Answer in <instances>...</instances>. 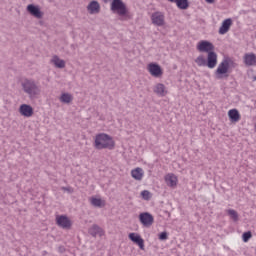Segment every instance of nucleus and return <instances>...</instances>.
Listing matches in <instances>:
<instances>
[{"label":"nucleus","mask_w":256,"mask_h":256,"mask_svg":"<svg viewBox=\"0 0 256 256\" xmlns=\"http://www.w3.org/2000/svg\"><path fill=\"white\" fill-rule=\"evenodd\" d=\"M94 146L99 151L102 149H109L111 151L115 149V141L109 134L101 133L96 135Z\"/></svg>","instance_id":"nucleus-1"},{"label":"nucleus","mask_w":256,"mask_h":256,"mask_svg":"<svg viewBox=\"0 0 256 256\" xmlns=\"http://www.w3.org/2000/svg\"><path fill=\"white\" fill-rule=\"evenodd\" d=\"M21 85L24 93H26L30 99H35V97L41 93V89H39L35 80L26 79L21 83Z\"/></svg>","instance_id":"nucleus-2"},{"label":"nucleus","mask_w":256,"mask_h":256,"mask_svg":"<svg viewBox=\"0 0 256 256\" xmlns=\"http://www.w3.org/2000/svg\"><path fill=\"white\" fill-rule=\"evenodd\" d=\"M110 9L112 13H117L119 17H125L129 10L127 9V5L123 3V0H113Z\"/></svg>","instance_id":"nucleus-3"},{"label":"nucleus","mask_w":256,"mask_h":256,"mask_svg":"<svg viewBox=\"0 0 256 256\" xmlns=\"http://www.w3.org/2000/svg\"><path fill=\"white\" fill-rule=\"evenodd\" d=\"M197 50L200 53H213L215 51V45L207 40H202L198 43Z\"/></svg>","instance_id":"nucleus-4"},{"label":"nucleus","mask_w":256,"mask_h":256,"mask_svg":"<svg viewBox=\"0 0 256 256\" xmlns=\"http://www.w3.org/2000/svg\"><path fill=\"white\" fill-rule=\"evenodd\" d=\"M139 221L143 225V227H151L155 219L153 218V215H151L149 212H142L139 214Z\"/></svg>","instance_id":"nucleus-5"},{"label":"nucleus","mask_w":256,"mask_h":256,"mask_svg":"<svg viewBox=\"0 0 256 256\" xmlns=\"http://www.w3.org/2000/svg\"><path fill=\"white\" fill-rule=\"evenodd\" d=\"M229 71V60L224 59L219 65L218 68L216 69V75L217 79H223V75L228 73Z\"/></svg>","instance_id":"nucleus-6"},{"label":"nucleus","mask_w":256,"mask_h":256,"mask_svg":"<svg viewBox=\"0 0 256 256\" xmlns=\"http://www.w3.org/2000/svg\"><path fill=\"white\" fill-rule=\"evenodd\" d=\"M56 225L61 227V229H71V225L73 224L71 223V219L66 215H58L56 216Z\"/></svg>","instance_id":"nucleus-7"},{"label":"nucleus","mask_w":256,"mask_h":256,"mask_svg":"<svg viewBox=\"0 0 256 256\" xmlns=\"http://www.w3.org/2000/svg\"><path fill=\"white\" fill-rule=\"evenodd\" d=\"M147 70L149 71L150 75H152V77L159 78L163 76V69H161V66L157 63L148 64Z\"/></svg>","instance_id":"nucleus-8"},{"label":"nucleus","mask_w":256,"mask_h":256,"mask_svg":"<svg viewBox=\"0 0 256 256\" xmlns=\"http://www.w3.org/2000/svg\"><path fill=\"white\" fill-rule=\"evenodd\" d=\"M151 21L156 27H163L165 25V15L162 12H154L151 15Z\"/></svg>","instance_id":"nucleus-9"},{"label":"nucleus","mask_w":256,"mask_h":256,"mask_svg":"<svg viewBox=\"0 0 256 256\" xmlns=\"http://www.w3.org/2000/svg\"><path fill=\"white\" fill-rule=\"evenodd\" d=\"M130 241H132L133 243H136V245H138V247L144 251L145 250V240H143V238H141V235L137 234V233H130L128 235Z\"/></svg>","instance_id":"nucleus-10"},{"label":"nucleus","mask_w":256,"mask_h":256,"mask_svg":"<svg viewBox=\"0 0 256 256\" xmlns=\"http://www.w3.org/2000/svg\"><path fill=\"white\" fill-rule=\"evenodd\" d=\"M27 11L28 13H30V15H32V17H36V19L43 18V12L41 11V8H39V6L30 4L27 6Z\"/></svg>","instance_id":"nucleus-11"},{"label":"nucleus","mask_w":256,"mask_h":256,"mask_svg":"<svg viewBox=\"0 0 256 256\" xmlns=\"http://www.w3.org/2000/svg\"><path fill=\"white\" fill-rule=\"evenodd\" d=\"M206 67L215 69L217 67V53L209 52L206 60Z\"/></svg>","instance_id":"nucleus-12"},{"label":"nucleus","mask_w":256,"mask_h":256,"mask_svg":"<svg viewBox=\"0 0 256 256\" xmlns=\"http://www.w3.org/2000/svg\"><path fill=\"white\" fill-rule=\"evenodd\" d=\"M243 61L246 67H255L256 66L255 53H246L243 57Z\"/></svg>","instance_id":"nucleus-13"},{"label":"nucleus","mask_w":256,"mask_h":256,"mask_svg":"<svg viewBox=\"0 0 256 256\" xmlns=\"http://www.w3.org/2000/svg\"><path fill=\"white\" fill-rule=\"evenodd\" d=\"M232 25H233V20L231 18L225 19L219 28V34L225 35V33H228Z\"/></svg>","instance_id":"nucleus-14"},{"label":"nucleus","mask_w":256,"mask_h":256,"mask_svg":"<svg viewBox=\"0 0 256 256\" xmlns=\"http://www.w3.org/2000/svg\"><path fill=\"white\" fill-rule=\"evenodd\" d=\"M19 113L23 115V117H33V107L29 104H22L19 108Z\"/></svg>","instance_id":"nucleus-15"},{"label":"nucleus","mask_w":256,"mask_h":256,"mask_svg":"<svg viewBox=\"0 0 256 256\" xmlns=\"http://www.w3.org/2000/svg\"><path fill=\"white\" fill-rule=\"evenodd\" d=\"M87 10L89 11L90 15L99 13L101 11V5H99V2L97 0H93L87 6Z\"/></svg>","instance_id":"nucleus-16"},{"label":"nucleus","mask_w":256,"mask_h":256,"mask_svg":"<svg viewBox=\"0 0 256 256\" xmlns=\"http://www.w3.org/2000/svg\"><path fill=\"white\" fill-rule=\"evenodd\" d=\"M228 117L232 123H237L241 119V114L238 109H231L228 111Z\"/></svg>","instance_id":"nucleus-17"},{"label":"nucleus","mask_w":256,"mask_h":256,"mask_svg":"<svg viewBox=\"0 0 256 256\" xmlns=\"http://www.w3.org/2000/svg\"><path fill=\"white\" fill-rule=\"evenodd\" d=\"M89 235L91 237H97V235H103V228H100L99 225L93 224L91 228L88 229Z\"/></svg>","instance_id":"nucleus-18"},{"label":"nucleus","mask_w":256,"mask_h":256,"mask_svg":"<svg viewBox=\"0 0 256 256\" xmlns=\"http://www.w3.org/2000/svg\"><path fill=\"white\" fill-rule=\"evenodd\" d=\"M154 93H156V95H159V97H165V95H167V92L165 91V84H156L154 87Z\"/></svg>","instance_id":"nucleus-19"},{"label":"nucleus","mask_w":256,"mask_h":256,"mask_svg":"<svg viewBox=\"0 0 256 256\" xmlns=\"http://www.w3.org/2000/svg\"><path fill=\"white\" fill-rule=\"evenodd\" d=\"M165 182L168 187H177V177L174 174H168L165 177Z\"/></svg>","instance_id":"nucleus-20"},{"label":"nucleus","mask_w":256,"mask_h":256,"mask_svg":"<svg viewBox=\"0 0 256 256\" xmlns=\"http://www.w3.org/2000/svg\"><path fill=\"white\" fill-rule=\"evenodd\" d=\"M51 63L58 69H65V60H61L57 55L53 56Z\"/></svg>","instance_id":"nucleus-21"},{"label":"nucleus","mask_w":256,"mask_h":256,"mask_svg":"<svg viewBox=\"0 0 256 256\" xmlns=\"http://www.w3.org/2000/svg\"><path fill=\"white\" fill-rule=\"evenodd\" d=\"M131 175L136 181H141L143 179V169L140 167L135 168L131 171Z\"/></svg>","instance_id":"nucleus-22"},{"label":"nucleus","mask_w":256,"mask_h":256,"mask_svg":"<svg viewBox=\"0 0 256 256\" xmlns=\"http://www.w3.org/2000/svg\"><path fill=\"white\" fill-rule=\"evenodd\" d=\"M59 100L61 103L69 104L71 101H73V95L70 93H62Z\"/></svg>","instance_id":"nucleus-23"},{"label":"nucleus","mask_w":256,"mask_h":256,"mask_svg":"<svg viewBox=\"0 0 256 256\" xmlns=\"http://www.w3.org/2000/svg\"><path fill=\"white\" fill-rule=\"evenodd\" d=\"M174 3H176L178 9H189V0H176Z\"/></svg>","instance_id":"nucleus-24"},{"label":"nucleus","mask_w":256,"mask_h":256,"mask_svg":"<svg viewBox=\"0 0 256 256\" xmlns=\"http://www.w3.org/2000/svg\"><path fill=\"white\" fill-rule=\"evenodd\" d=\"M195 63L198 65V67H207V60L203 55L198 56L195 59Z\"/></svg>","instance_id":"nucleus-25"},{"label":"nucleus","mask_w":256,"mask_h":256,"mask_svg":"<svg viewBox=\"0 0 256 256\" xmlns=\"http://www.w3.org/2000/svg\"><path fill=\"white\" fill-rule=\"evenodd\" d=\"M227 213L234 222L239 221V213H237V211H235L234 209H229L227 210Z\"/></svg>","instance_id":"nucleus-26"},{"label":"nucleus","mask_w":256,"mask_h":256,"mask_svg":"<svg viewBox=\"0 0 256 256\" xmlns=\"http://www.w3.org/2000/svg\"><path fill=\"white\" fill-rule=\"evenodd\" d=\"M103 201L99 198H92L91 199V205H93V207H101Z\"/></svg>","instance_id":"nucleus-27"},{"label":"nucleus","mask_w":256,"mask_h":256,"mask_svg":"<svg viewBox=\"0 0 256 256\" xmlns=\"http://www.w3.org/2000/svg\"><path fill=\"white\" fill-rule=\"evenodd\" d=\"M252 237H253V234H251V231L244 232L242 235V239L244 243H247V241H249V239H251Z\"/></svg>","instance_id":"nucleus-28"},{"label":"nucleus","mask_w":256,"mask_h":256,"mask_svg":"<svg viewBox=\"0 0 256 256\" xmlns=\"http://www.w3.org/2000/svg\"><path fill=\"white\" fill-rule=\"evenodd\" d=\"M141 195L145 201H149L151 199V192H149L148 190L142 191Z\"/></svg>","instance_id":"nucleus-29"},{"label":"nucleus","mask_w":256,"mask_h":256,"mask_svg":"<svg viewBox=\"0 0 256 256\" xmlns=\"http://www.w3.org/2000/svg\"><path fill=\"white\" fill-rule=\"evenodd\" d=\"M167 238H168L167 232H161L159 234L160 241H166Z\"/></svg>","instance_id":"nucleus-30"},{"label":"nucleus","mask_w":256,"mask_h":256,"mask_svg":"<svg viewBox=\"0 0 256 256\" xmlns=\"http://www.w3.org/2000/svg\"><path fill=\"white\" fill-rule=\"evenodd\" d=\"M206 1V3H215V0H205Z\"/></svg>","instance_id":"nucleus-31"},{"label":"nucleus","mask_w":256,"mask_h":256,"mask_svg":"<svg viewBox=\"0 0 256 256\" xmlns=\"http://www.w3.org/2000/svg\"><path fill=\"white\" fill-rule=\"evenodd\" d=\"M62 189H63V191H69L70 188L63 187Z\"/></svg>","instance_id":"nucleus-32"},{"label":"nucleus","mask_w":256,"mask_h":256,"mask_svg":"<svg viewBox=\"0 0 256 256\" xmlns=\"http://www.w3.org/2000/svg\"><path fill=\"white\" fill-rule=\"evenodd\" d=\"M170 3H175L177 0H168Z\"/></svg>","instance_id":"nucleus-33"},{"label":"nucleus","mask_w":256,"mask_h":256,"mask_svg":"<svg viewBox=\"0 0 256 256\" xmlns=\"http://www.w3.org/2000/svg\"><path fill=\"white\" fill-rule=\"evenodd\" d=\"M63 249H64L63 247H60V251H63Z\"/></svg>","instance_id":"nucleus-34"},{"label":"nucleus","mask_w":256,"mask_h":256,"mask_svg":"<svg viewBox=\"0 0 256 256\" xmlns=\"http://www.w3.org/2000/svg\"><path fill=\"white\" fill-rule=\"evenodd\" d=\"M109 1H111V0H105V3L109 2Z\"/></svg>","instance_id":"nucleus-35"},{"label":"nucleus","mask_w":256,"mask_h":256,"mask_svg":"<svg viewBox=\"0 0 256 256\" xmlns=\"http://www.w3.org/2000/svg\"><path fill=\"white\" fill-rule=\"evenodd\" d=\"M254 81H256V77L254 78Z\"/></svg>","instance_id":"nucleus-36"}]
</instances>
